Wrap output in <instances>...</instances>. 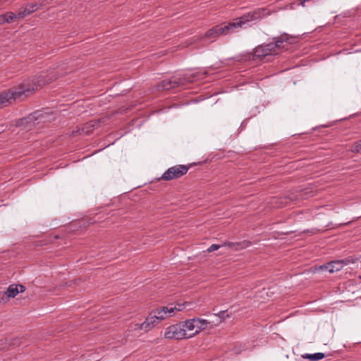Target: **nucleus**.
I'll use <instances>...</instances> for the list:
<instances>
[{
    "mask_svg": "<svg viewBox=\"0 0 361 361\" xmlns=\"http://www.w3.org/2000/svg\"><path fill=\"white\" fill-rule=\"evenodd\" d=\"M41 83L36 84L25 82L18 87H15L0 92V108L7 106L16 100H22L37 89Z\"/></svg>",
    "mask_w": 361,
    "mask_h": 361,
    "instance_id": "f257e3e1",
    "label": "nucleus"
},
{
    "mask_svg": "<svg viewBox=\"0 0 361 361\" xmlns=\"http://www.w3.org/2000/svg\"><path fill=\"white\" fill-rule=\"evenodd\" d=\"M183 305L178 304L174 307H162L152 311L145 321L140 324V329L145 331H149L164 319L173 316L176 312L181 311L184 308Z\"/></svg>",
    "mask_w": 361,
    "mask_h": 361,
    "instance_id": "f03ea898",
    "label": "nucleus"
},
{
    "mask_svg": "<svg viewBox=\"0 0 361 361\" xmlns=\"http://www.w3.org/2000/svg\"><path fill=\"white\" fill-rule=\"evenodd\" d=\"M260 18L259 12L253 11L248 13L238 18L235 19L233 22L224 23L217 25L209 30V33L216 32L217 35H227L233 33L237 28L241 27L243 25Z\"/></svg>",
    "mask_w": 361,
    "mask_h": 361,
    "instance_id": "7ed1b4c3",
    "label": "nucleus"
},
{
    "mask_svg": "<svg viewBox=\"0 0 361 361\" xmlns=\"http://www.w3.org/2000/svg\"><path fill=\"white\" fill-rule=\"evenodd\" d=\"M273 42L257 46L254 49L253 59H262L267 56L278 54L281 49L286 48L290 42L287 35L274 37Z\"/></svg>",
    "mask_w": 361,
    "mask_h": 361,
    "instance_id": "20e7f679",
    "label": "nucleus"
},
{
    "mask_svg": "<svg viewBox=\"0 0 361 361\" xmlns=\"http://www.w3.org/2000/svg\"><path fill=\"white\" fill-rule=\"evenodd\" d=\"M195 80V76L188 77L184 75L182 78L173 77L170 79L164 80L159 85V88L164 90H169L179 86L185 85L188 82H192Z\"/></svg>",
    "mask_w": 361,
    "mask_h": 361,
    "instance_id": "39448f33",
    "label": "nucleus"
},
{
    "mask_svg": "<svg viewBox=\"0 0 361 361\" xmlns=\"http://www.w3.org/2000/svg\"><path fill=\"white\" fill-rule=\"evenodd\" d=\"M192 337V334H188L181 324H176L168 326L164 332V338L166 339L180 340Z\"/></svg>",
    "mask_w": 361,
    "mask_h": 361,
    "instance_id": "423d86ee",
    "label": "nucleus"
},
{
    "mask_svg": "<svg viewBox=\"0 0 361 361\" xmlns=\"http://www.w3.org/2000/svg\"><path fill=\"white\" fill-rule=\"evenodd\" d=\"M188 167L185 165H176L169 168L161 176V179L164 180H171L179 178L186 174Z\"/></svg>",
    "mask_w": 361,
    "mask_h": 361,
    "instance_id": "0eeeda50",
    "label": "nucleus"
},
{
    "mask_svg": "<svg viewBox=\"0 0 361 361\" xmlns=\"http://www.w3.org/2000/svg\"><path fill=\"white\" fill-rule=\"evenodd\" d=\"M250 245V243L247 241H243L240 243H231V242H226L224 244L219 245L216 244H212L211 246H209L207 251V252H212L213 251L217 250L220 247L223 246H227L230 248H231L233 250H238L241 249H244Z\"/></svg>",
    "mask_w": 361,
    "mask_h": 361,
    "instance_id": "6e6552de",
    "label": "nucleus"
},
{
    "mask_svg": "<svg viewBox=\"0 0 361 361\" xmlns=\"http://www.w3.org/2000/svg\"><path fill=\"white\" fill-rule=\"evenodd\" d=\"M345 264H347V262L345 260H336L322 265L319 269L321 270H326L329 273H334L340 271Z\"/></svg>",
    "mask_w": 361,
    "mask_h": 361,
    "instance_id": "1a4fd4ad",
    "label": "nucleus"
},
{
    "mask_svg": "<svg viewBox=\"0 0 361 361\" xmlns=\"http://www.w3.org/2000/svg\"><path fill=\"white\" fill-rule=\"evenodd\" d=\"M39 8V5L36 3L27 4L25 8L20 10L17 15L18 19H23L30 14L32 13L35 11L38 10Z\"/></svg>",
    "mask_w": 361,
    "mask_h": 361,
    "instance_id": "9d476101",
    "label": "nucleus"
},
{
    "mask_svg": "<svg viewBox=\"0 0 361 361\" xmlns=\"http://www.w3.org/2000/svg\"><path fill=\"white\" fill-rule=\"evenodd\" d=\"M25 291V287L23 285H10L7 290L4 292V295L7 297V298H14L18 293H22Z\"/></svg>",
    "mask_w": 361,
    "mask_h": 361,
    "instance_id": "9b49d317",
    "label": "nucleus"
},
{
    "mask_svg": "<svg viewBox=\"0 0 361 361\" xmlns=\"http://www.w3.org/2000/svg\"><path fill=\"white\" fill-rule=\"evenodd\" d=\"M18 18V15L13 12H6L0 15V25L11 23Z\"/></svg>",
    "mask_w": 361,
    "mask_h": 361,
    "instance_id": "f8f14e48",
    "label": "nucleus"
},
{
    "mask_svg": "<svg viewBox=\"0 0 361 361\" xmlns=\"http://www.w3.org/2000/svg\"><path fill=\"white\" fill-rule=\"evenodd\" d=\"M193 319L195 324L196 333H199L200 331L205 329L207 325L210 324V322L207 319H200L198 317H195Z\"/></svg>",
    "mask_w": 361,
    "mask_h": 361,
    "instance_id": "ddd939ff",
    "label": "nucleus"
},
{
    "mask_svg": "<svg viewBox=\"0 0 361 361\" xmlns=\"http://www.w3.org/2000/svg\"><path fill=\"white\" fill-rule=\"evenodd\" d=\"M98 126V123L94 121H90L82 128L81 133L88 135Z\"/></svg>",
    "mask_w": 361,
    "mask_h": 361,
    "instance_id": "4468645a",
    "label": "nucleus"
},
{
    "mask_svg": "<svg viewBox=\"0 0 361 361\" xmlns=\"http://www.w3.org/2000/svg\"><path fill=\"white\" fill-rule=\"evenodd\" d=\"M181 326H182V328H184V329H185L186 333H188L187 331H192L195 330V333L192 334V336L197 334L195 324L193 318L185 321L184 323L183 324H181Z\"/></svg>",
    "mask_w": 361,
    "mask_h": 361,
    "instance_id": "2eb2a0df",
    "label": "nucleus"
},
{
    "mask_svg": "<svg viewBox=\"0 0 361 361\" xmlns=\"http://www.w3.org/2000/svg\"><path fill=\"white\" fill-rule=\"evenodd\" d=\"M302 357L305 359H308L310 361H317V360L323 359L325 357V355L322 353H316L314 354L307 353V354L303 355Z\"/></svg>",
    "mask_w": 361,
    "mask_h": 361,
    "instance_id": "dca6fc26",
    "label": "nucleus"
},
{
    "mask_svg": "<svg viewBox=\"0 0 361 361\" xmlns=\"http://www.w3.org/2000/svg\"><path fill=\"white\" fill-rule=\"evenodd\" d=\"M350 149L354 153H361V140L354 142Z\"/></svg>",
    "mask_w": 361,
    "mask_h": 361,
    "instance_id": "f3484780",
    "label": "nucleus"
},
{
    "mask_svg": "<svg viewBox=\"0 0 361 361\" xmlns=\"http://www.w3.org/2000/svg\"><path fill=\"white\" fill-rule=\"evenodd\" d=\"M205 37L207 38L208 39H210L211 41H214L215 40L217 37H219V36L217 35V33L216 32H213V33H209V30L206 32L205 34Z\"/></svg>",
    "mask_w": 361,
    "mask_h": 361,
    "instance_id": "a211bd4d",
    "label": "nucleus"
},
{
    "mask_svg": "<svg viewBox=\"0 0 361 361\" xmlns=\"http://www.w3.org/2000/svg\"><path fill=\"white\" fill-rule=\"evenodd\" d=\"M215 315L219 317V322H221L226 317H228V314L226 313V311H221L218 314H216Z\"/></svg>",
    "mask_w": 361,
    "mask_h": 361,
    "instance_id": "6ab92c4d",
    "label": "nucleus"
},
{
    "mask_svg": "<svg viewBox=\"0 0 361 361\" xmlns=\"http://www.w3.org/2000/svg\"><path fill=\"white\" fill-rule=\"evenodd\" d=\"M33 118H35L34 116H32L30 117H29V119L32 120Z\"/></svg>",
    "mask_w": 361,
    "mask_h": 361,
    "instance_id": "aec40b11",
    "label": "nucleus"
},
{
    "mask_svg": "<svg viewBox=\"0 0 361 361\" xmlns=\"http://www.w3.org/2000/svg\"><path fill=\"white\" fill-rule=\"evenodd\" d=\"M360 279H361V276H360Z\"/></svg>",
    "mask_w": 361,
    "mask_h": 361,
    "instance_id": "412c9836",
    "label": "nucleus"
}]
</instances>
